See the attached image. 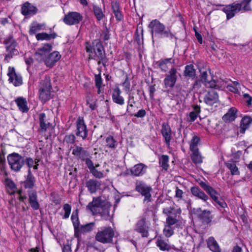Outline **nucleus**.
<instances>
[{"mask_svg":"<svg viewBox=\"0 0 252 252\" xmlns=\"http://www.w3.org/2000/svg\"><path fill=\"white\" fill-rule=\"evenodd\" d=\"M148 27L151 30L153 38L158 35L161 37H167L170 39L176 38L169 30H165V26L157 19L152 20L149 24Z\"/></svg>","mask_w":252,"mask_h":252,"instance_id":"obj_1","label":"nucleus"},{"mask_svg":"<svg viewBox=\"0 0 252 252\" xmlns=\"http://www.w3.org/2000/svg\"><path fill=\"white\" fill-rule=\"evenodd\" d=\"M3 44L5 45L6 53L3 61L8 63L14 56L19 54L18 44L12 36H8L4 38Z\"/></svg>","mask_w":252,"mask_h":252,"instance_id":"obj_2","label":"nucleus"},{"mask_svg":"<svg viewBox=\"0 0 252 252\" xmlns=\"http://www.w3.org/2000/svg\"><path fill=\"white\" fill-rule=\"evenodd\" d=\"M7 158L10 169L15 172L20 171L25 164V158L18 153L10 154L7 156Z\"/></svg>","mask_w":252,"mask_h":252,"instance_id":"obj_3","label":"nucleus"},{"mask_svg":"<svg viewBox=\"0 0 252 252\" xmlns=\"http://www.w3.org/2000/svg\"><path fill=\"white\" fill-rule=\"evenodd\" d=\"M51 90L50 78L49 76H46L40 82L39 90V98L42 102H45L51 98Z\"/></svg>","mask_w":252,"mask_h":252,"instance_id":"obj_4","label":"nucleus"},{"mask_svg":"<svg viewBox=\"0 0 252 252\" xmlns=\"http://www.w3.org/2000/svg\"><path fill=\"white\" fill-rule=\"evenodd\" d=\"M114 235L115 232L111 227H104L97 232L95 238L96 241L101 243L109 244L113 243Z\"/></svg>","mask_w":252,"mask_h":252,"instance_id":"obj_5","label":"nucleus"},{"mask_svg":"<svg viewBox=\"0 0 252 252\" xmlns=\"http://www.w3.org/2000/svg\"><path fill=\"white\" fill-rule=\"evenodd\" d=\"M198 184L201 188L208 193L211 198L216 202L220 207L224 208L227 206V204L223 200H219L218 195L219 193L213 188L211 187L208 184L203 181L198 182Z\"/></svg>","mask_w":252,"mask_h":252,"instance_id":"obj_6","label":"nucleus"},{"mask_svg":"<svg viewBox=\"0 0 252 252\" xmlns=\"http://www.w3.org/2000/svg\"><path fill=\"white\" fill-rule=\"evenodd\" d=\"M76 124L75 135L77 137H81L83 140H86L88 136V130L85 123L84 118L79 117L76 122Z\"/></svg>","mask_w":252,"mask_h":252,"instance_id":"obj_7","label":"nucleus"},{"mask_svg":"<svg viewBox=\"0 0 252 252\" xmlns=\"http://www.w3.org/2000/svg\"><path fill=\"white\" fill-rule=\"evenodd\" d=\"M83 19V16L77 12H69L63 18V22L69 26L78 24Z\"/></svg>","mask_w":252,"mask_h":252,"instance_id":"obj_8","label":"nucleus"},{"mask_svg":"<svg viewBox=\"0 0 252 252\" xmlns=\"http://www.w3.org/2000/svg\"><path fill=\"white\" fill-rule=\"evenodd\" d=\"M94 51L95 56L94 58L89 57V59H94L98 61V64H99L101 62L105 65L106 63V55L104 48L100 42H97L95 47L94 48Z\"/></svg>","mask_w":252,"mask_h":252,"instance_id":"obj_9","label":"nucleus"},{"mask_svg":"<svg viewBox=\"0 0 252 252\" xmlns=\"http://www.w3.org/2000/svg\"><path fill=\"white\" fill-rule=\"evenodd\" d=\"M177 70L174 67H172L168 74L165 75L163 80L164 85L165 88H173L177 80Z\"/></svg>","mask_w":252,"mask_h":252,"instance_id":"obj_10","label":"nucleus"},{"mask_svg":"<svg viewBox=\"0 0 252 252\" xmlns=\"http://www.w3.org/2000/svg\"><path fill=\"white\" fill-rule=\"evenodd\" d=\"M136 190L139 192L142 196H144V201L147 202L151 201V191H152L151 187L148 186L143 183H140L136 186Z\"/></svg>","mask_w":252,"mask_h":252,"instance_id":"obj_11","label":"nucleus"},{"mask_svg":"<svg viewBox=\"0 0 252 252\" xmlns=\"http://www.w3.org/2000/svg\"><path fill=\"white\" fill-rule=\"evenodd\" d=\"M7 75L9 76L8 80L15 86H19L22 85L23 83L22 77L20 74L15 72L14 67H9Z\"/></svg>","mask_w":252,"mask_h":252,"instance_id":"obj_12","label":"nucleus"},{"mask_svg":"<svg viewBox=\"0 0 252 252\" xmlns=\"http://www.w3.org/2000/svg\"><path fill=\"white\" fill-rule=\"evenodd\" d=\"M38 119L40 132H45L47 130L52 128V124L44 113H41L38 115Z\"/></svg>","mask_w":252,"mask_h":252,"instance_id":"obj_13","label":"nucleus"},{"mask_svg":"<svg viewBox=\"0 0 252 252\" xmlns=\"http://www.w3.org/2000/svg\"><path fill=\"white\" fill-rule=\"evenodd\" d=\"M161 133L164 139L166 145L167 147H169L170 145V142L172 138V132L170 126L168 123H162L161 126Z\"/></svg>","mask_w":252,"mask_h":252,"instance_id":"obj_14","label":"nucleus"},{"mask_svg":"<svg viewBox=\"0 0 252 252\" xmlns=\"http://www.w3.org/2000/svg\"><path fill=\"white\" fill-rule=\"evenodd\" d=\"M72 154L77 160H80L82 161H84L87 157H90V153L87 150L76 145L72 150Z\"/></svg>","mask_w":252,"mask_h":252,"instance_id":"obj_15","label":"nucleus"},{"mask_svg":"<svg viewBox=\"0 0 252 252\" xmlns=\"http://www.w3.org/2000/svg\"><path fill=\"white\" fill-rule=\"evenodd\" d=\"M203 101L207 105L212 106L219 101V95L216 91L211 90L204 94Z\"/></svg>","mask_w":252,"mask_h":252,"instance_id":"obj_16","label":"nucleus"},{"mask_svg":"<svg viewBox=\"0 0 252 252\" xmlns=\"http://www.w3.org/2000/svg\"><path fill=\"white\" fill-rule=\"evenodd\" d=\"M102 203L101 197H93V201L90 202L87 206V209L92 212L94 215L97 214L99 212Z\"/></svg>","mask_w":252,"mask_h":252,"instance_id":"obj_17","label":"nucleus"},{"mask_svg":"<svg viewBox=\"0 0 252 252\" xmlns=\"http://www.w3.org/2000/svg\"><path fill=\"white\" fill-rule=\"evenodd\" d=\"M200 211L201 212L198 215V219L200 220L202 223L210 225L213 222H216L215 220L212 221L214 218L213 215H211V212L210 210H204L201 211L200 208L198 209V211Z\"/></svg>","mask_w":252,"mask_h":252,"instance_id":"obj_18","label":"nucleus"},{"mask_svg":"<svg viewBox=\"0 0 252 252\" xmlns=\"http://www.w3.org/2000/svg\"><path fill=\"white\" fill-rule=\"evenodd\" d=\"M37 8L29 2L24 3L21 7V13L26 17H30L37 13Z\"/></svg>","mask_w":252,"mask_h":252,"instance_id":"obj_19","label":"nucleus"},{"mask_svg":"<svg viewBox=\"0 0 252 252\" xmlns=\"http://www.w3.org/2000/svg\"><path fill=\"white\" fill-rule=\"evenodd\" d=\"M223 11L226 14L227 19L232 18L234 15L240 11V6L235 3L232 4L226 5L223 8Z\"/></svg>","mask_w":252,"mask_h":252,"instance_id":"obj_20","label":"nucleus"},{"mask_svg":"<svg viewBox=\"0 0 252 252\" xmlns=\"http://www.w3.org/2000/svg\"><path fill=\"white\" fill-rule=\"evenodd\" d=\"M148 227L147 226L145 222V218H142L137 222L135 230L137 232L141 234L143 237H147L148 236Z\"/></svg>","mask_w":252,"mask_h":252,"instance_id":"obj_21","label":"nucleus"},{"mask_svg":"<svg viewBox=\"0 0 252 252\" xmlns=\"http://www.w3.org/2000/svg\"><path fill=\"white\" fill-rule=\"evenodd\" d=\"M61 56L59 52L55 51L49 54L46 58L44 59V63L46 66L52 67L55 63L57 62L61 58Z\"/></svg>","mask_w":252,"mask_h":252,"instance_id":"obj_22","label":"nucleus"},{"mask_svg":"<svg viewBox=\"0 0 252 252\" xmlns=\"http://www.w3.org/2000/svg\"><path fill=\"white\" fill-rule=\"evenodd\" d=\"M85 186L91 194L95 193L98 189H100V182L95 179H89L85 183Z\"/></svg>","mask_w":252,"mask_h":252,"instance_id":"obj_23","label":"nucleus"},{"mask_svg":"<svg viewBox=\"0 0 252 252\" xmlns=\"http://www.w3.org/2000/svg\"><path fill=\"white\" fill-rule=\"evenodd\" d=\"M147 167L142 163H138L130 169L131 174L136 177L141 176L146 173Z\"/></svg>","mask_w":252,"mask_h":252,"instance_id":"obj_24","label":"nucleus"},{"mask_svg":"<svg viewBox=\"0 0 252 252\" xmlns=\"http://www.w3.org/2000/svg\"><path fill=\"white\" fill-rule=\"evenodd\" d=\"M121 91L118 87H116L113 91L112 94V98L113 101L120 105L122 106L125 104V99L121 95Z\"/></svg>","mask_w":252,"mask_h":252,"instance_id":"obj_25","label":"nucleus"},{"mask_svg":"<svg viewBox=\"0 0 252 252\" xmlns=\"http://www.w3.org/2000/svg\"><path fill=\"white\" fill-rule=\"evenodd\" d=\"M190 192L194 196L202 200L204 202H206L209 199L208 196L197 186L191 187L190 188Z\"/></svg>","mask_w":252,"mask_h":252,"instance_id":"obj_26","label":"nucleus"},{"mask_svg":"<svg viewBox=\"0 0 252 252\" xmlns=\"http://www.w3.org/2000/svg\"><path fill=\"white\" fill-rule=\"evenodd\" d=\"M238 110L235 107L230 108L223 115L222 119L225 123H230L235 120L237 117Z\"/></svg>","mask_w":252,"mask_h":252,"instance_id":"obj_27","label":"nucleus"},{"mask_svg":"<svg viewBox=\"0 0 252 252\" xmlns=\"http://www.w3.org/2000/svg\"><path fill=\"white\" fill-rule=\"evenodd\" d=\"M92 12L96 20L98 21H101L105 17V9L104 8L103 10L101 7L98 5L93 4Z\"/></svg>","mask_w":252,"mask_h":252,"instance_id":"obj_28","label":"nucleus"},{"mask_svg":"<svg viewBox=\"0 0 252 252\" xmlns=\"http://www.w3.org/2000/svg\"><path fill=\"white\" fill-rule=\"evenodd\" d=\"M29 201L31 207L34 210H37L39 208L40 205L37 200V196L34 191H31L29 192Z\"/></svg>","mask_w":252,"mask_h":252,"instance_id":"obj_29","label":"nucleus"},{"mask_svg":"<svg viewBox=\"0 0 252 252\" xmlns=\"http://www.w3.org/2000/svg\"><path fill=\"white\" fill-rule=\"evenodd\" d=\"M52 48V46L51 44H45L43 47L38 49L35 55L40 57L41 59L44 61V59L47 57L46 55L51 51Z\"/></svg>","mask_w":252,"mask_h":252,"instance_id":"obj_30","label":"nucleus"},{"mask_svg":"<svg viewBox=\"0 0 252 252\" xmlns=\"http://www.w3.org/2000/svg\"><path fill=\"white\" fill-rule=\"evenodd\" d=\"M206 242L207 247L212 252H221V249L213 237H209L206 240Z\"/></svg>","mask_w":252,"mask_h":252,"instance_id":"obj_31","label":"nucleus"},{"mask_svg":"<svg viewBox=\"0 0 252 252\" xmlns=\"http://www.w3.org/2000/svg\"><path fill=\"white\" fill-rule=\"evenodd\" d=\"M111 6L116 20L118 21H122L123 19V16L120 9L119 3L117 1H112Z\"/></svg>","mask_w":252,"mask_h":252,"instance_id":"obj_32","label":"nucleus"},{"mask_svg":"<svg viewBox=\"0 0 252 252\" xmlns=\"http://www.w3.org/2000/svg\"><path fill=\"white\" fill-rule=\"evenodd\" d=\"M95 226V222H92L81 225L77 230V236L78 237L80 233H86L91 232Z\"/></svg>","mask_w":252,"mask_h":252,"instance_id":"obj_33","label":"nucleus"},{"mask_svg":"<svg viewBox=\"0 0 252 252\" xmlns=\"http://www.w3.org/2000/svg\"><path fill=\"white\" fill-rule=\"evenodd\" d=\"M168 240H165L160 236L157 239L156 245L161 251H169L170 250V246L168 243Z\"/></svg>","mask_w":252,"mask_h":252,"instance_id":"obj_34","label":"nucleus"},{"mask_svg":"<svg viewBox=\"0 0 252 252\" xmlns=\"http://www.w3.org/2000/svg\"><path fill=\"white\" fill-rule=\"evenodd\" d=\"M15 102L19 108V109L23 113H26L29 111L27 106V101L26 98L23 97H18L15 100Z\"/></svg>","mask_w":252,"mask_h":252,"instance_id":"obj_35","label":"nucleus"},{"mask_svg":"<svg viewBox=\"0 0 252 252\" xmlns=\"http://www.w3.org/2000/svg\"><path fill=\"white\" fill-rule=\"evenodd\" d=\"M35 183V178L32 175L31 169L28 170V173L26 179L24 181V187L25 188L32 189Z\"/></svg>","mask_w":252,"mask_h":252,"instance_id":"obj_36","label":"nucleus"},{"mask_svg":"<svg viewBox=\"0 0 252 252\" xmlns=\"http://www.w3.org/2000/svg\"><path fill=\"white\" fill-rule=\"evenodd\" d=\"M78 209L75 210L73 212L71 216V220H72L74 228V235L75 236H77V230L80 227V221L78 218Z\"/></svg>","mask_w":252,"mask_h":252,"instance_id":"obj_37","label":"nucleus"},{"mask_svg":"<svg viewBox=\"0 0 252 252\" xmlns=\"http://www.w3.org/2000/svg\"><path fill=\"white\" fill-rule=\"evenodd\" d=\"M190 156L192 161L195 164H200L203 162V157L198 150H191Z\"/></svg>","mask_w":252,"mask_h":252,"instance_id":"obj_38","label":"nucleus"},{"mask_svg":"<svg viewBox=\"0 0 252 252\" xmlns=\"http://www.w3.org/2000/svg\"><path fill=\"white\" fill-rule=\"evenodd\" d=\"M169 158L167 155H162L159 158V164L162 170L167 171L169 168Z\"/></svg>","mask_w":252,"mask_h":252,"instance_id":"obj_39","label":"nucleus"},{"mask_svg":"<svg viewBox=\"0 0 252 252\" xmlns=\"http://www.w3.org/2000/svg\"><path fill=\"white\" fill-rule=\"evenodd\" d=\"M223 81H216L215 80H212L210 81L208 80L204 85L207 88H215V89H221L222 85L224 84Z\"/></svg>","mask_w":252,"mask_h":252,"instance_id":"obj_40","label":"nucleus"},{"mask_svg":"<svg viewBox=\"0 0 252 252\" xmlns=\"http://www.w3.org/2000/svg\"><path fill=\"white\" fill-rule=\"evenodd\" d=\"M184 75L186 77L193 79L195 76V69L194 66L190 64L185 66Z\"/></svg>","mask_w":252,"mask_h":252,"instance_id":"obj_41","label":"nucleus"},{"mask_svg":"<svg viewBox=\"0 0 252 252\" xmlns=\"http://www.w3.org/2000/svg\"><path fill=\"white\" fill-rule=\"evenodd\" d=\"M57 35L56 33L48 34L45 32L37 33L36 35V38L37 40H49L51 39H54L57 37Z\"/></svg>","mask_w":252,"mask_h":252,"instance_id":"obj_42","label":"nucleus"},{"mask_svg":"<svg viewBox=\"0 0 252 252\" xmlns=\"http://www.w3.org/2000/svg\"><path fill=\"white\" fill-rule=\"evenodd\" d=\"M252 122V119L250 117L245 116L241 120L240 126L242 130L241 132H244L249 127L250 124Z\"/></svg>","mask_w":252,"mask_h":252,"instance_id":"obj_43","label":"nucleus"},{"mask_svg":"<svg viewBox=\"0 0 252 252\" xmlns=\"http://www.w3.org/2000/svg\"><path fill=\"white\" fill-rule=\"evenodd\" d=\"M170 60V59H164L157 62L158 67L162 71L166 72L168 69V64Z\"/></svg>","mask_w":252,"mask_h":252,"instance_id":"obj_44","label":"nucleus"},{"mask_svg":"<svg viewBox=\"0 0 252 252\" xmlns=\"http://www.w3.org/2000/svg\"><path fill=\"white\" fill-rule=\"evenodd\" d=\"M252 0H243L240 3H236L240 6V11L242 10L247 11L251 10V6L250 4Z\"/></svg>","mask_w":252,"mask_h":252,"instance_id":"obj_45","label":"nucleus"},{"mask_svg":"<svg viewBox=\"0 0 252 252\" xmlns=\"http://www.w3.org/2000/svg\"><path fill=\"white\" fill-rule=\"evenodd\" d=\"M106 146L110 149H114L118 145L117 141L112 136H109L106 139Z\"/></svg>","mask_w":252,"mask_h":252,"instance_id":"obj_46","label":"nucleus"},{"mask_svg":"<svg viewBox=\"0 0 252 252\" xmlns=\"http://www.w3.org/2000/svg\"><path fill=\"white\" fill-rule=\"evenodd\" d=\"M200 141V138L194 135L190 141V145H189V149L190 150H198L197 148L198 144Z\"/></svg>","mask_w":252,"mask_h":252,"instance_id":"obj_47","label":"nucleus"},{"mask_svg":"<svg viewBox=\"0 0 252 252\" xmlns=\"http://www.w3.org/2000/svg\"><path fill=\"white\" fill-rule=\"evenodd\" d=\"M131 99H133V96L130 95L129 96L128 100L127 101L128 104H127V107H126V112L129 115L132 116L133 115V113L135 112V111H133L132 110V108L133 107V105L132 104V102L133 103H135V101L133 100L132 102H131Z\"/></svg>","mask_w":252,"mask_h":252,"instance_id":"obj_48","label":"nucleus"},{"mask_svg":"<svg viewBox=\"0 0 252 252\" xmlns=\"http://www.w3.org/2000/svg\"><path fill=\"white\" fill-rule=\"evenodd\" d=\"M43 25L41 24L33 23L32 24L30 29L29 33L30 35H33L35 34L38 31H40Z\"/></svg>","mask_w":252,"mask_h":252,"instance_id":"obj_49","label":"nucleus"},{"mask_svg":"<svg viewBox=\"0 0 252 252\" xmlns=\"http://www.w3.org/2000/svg\"><path fill=\"white\" fill-rule=\"evenodd\" d=\"M227 167L230 170L231 174L233 175H239L240 172L238 170V167L236 166V164L234 162H230L226 163Z\"/></svg>","mask_w":252,"mask_h":252,"instance_id":"obj_50","label":"nucleus"},{"mask_svg":"<svg viewBox=\"0 0 252 252\" xmlns=\"http://www.w3.org/2000/svg\"><path fill=\"white\" fill-rule=\"evenodd\" d=\"M5 184L11 191V193L15 192V189H16V185L14 182L9 178H6L5 179Z\"/></svg>","mask_w":252,"mask_h":252,"instance_id":"obj_51","label":"nucleus"},{"mask_svg":"<svg viewBox=\"0 0 252 252\" xmlns=\"http://www.w3.org/2000/svg\"><path fill=\"white\" fill-rule=\"evenodd\" d=\"M63 209L64 211V214L63 217V219H66L69 218L71 210V206L69 204L66 203L64 204Z\"/></svg>","mask_w":252,"mask_h":252,"instance_id":"obj_52","label":"nucleus"},{"mask_svg":"<svg viewBox=\"0 0 252 252\" xmlns=\"http://www.w3.org/2000/svg\"><path fill=\"white\" fill-rule=\"evenodd\" d=\"M163 234L166 237H170L174 234V229L171 226L166 224L163 229Z\"/></svg>","mask_w":252,"mask_h":252,"instance_id":"obj_53","label":"nucleus"},{"mask_svg":"<svg viewBox=\"0 0 252 252\" xmlns=\"http://www.w3.org/2000/svg\"><path fill=\"white\" fill-rule=\"evenodd\" d=\"M76 137L73 134L66 135L63 139L64 142L67 144H73L75 141Z\"/></svg>","mask_w":252,"mask_h":252,"instance_id":"obj_54","label":"nucleus"},{"mask_svg":"<svg viewBox=\"0 0 252 252\" xmlns=\"http://www.w3.org/2000/svg\"><path fill=\"white\" fill-rule=\"evenodd\" d=\"M178 222V220L171 216H168L166 219V224L171 226Z\"/></svg>","mask_w":252,"mask_h":252,"instance_id":"obj_55","label":"nucleus"},{"mask_svg":"<svg viewBox=\"0 0 252 252\" xmlns=\"http://www.w3.org/2000/svg\"><path fill=\"white\" fill-rule=\"evenodd\" d=\"M109 210V208L105 207L104 209H103L101 212L99 211V213L101 214V216L103 219L108 220L110 218Z\"/></svg>","mask_w":252,"mask_h":252,"instance_id":"obj_56","label":"nucleus"},{"mask_svg":"<svg viewBox=\"0 0 252 252\" xmlns=\"http://www.w3.org/2000/svg\"><path fill=\"white\" fill-rule=\"evenodd\" d=\"M90 172L94 176L95 178L101 179L104 177L103 173L100 171H98L95 168H94Z\"/></svg>","mask_w":252,"mask_h":252,"instance_id":"obj_57","label":"nucleus"},{"mask_svg":"<svg viewBox=\"0 0 252 252\" xmlns=\"http://www.w3.org/2000/svg\"><path fill=\"white\" fill-rule=\"evenodd\" d=\"M94 81L96 87H101L102 80L100 75V73L95 75Z\"/></svg>","mask_w":252,"mask_h":252,"instance_id":"obj_58","label":"nucleus"},{"mask_svg":"<svg viewBox=\"0 0 252 252\" xmlns=\"http://www.w3.org/2000/svg\"><path fill=\"white\" fill-rule=\"evenodd\" d=\"M83 161L85 162V163L86 164L88 168L89 169L90 171L92 170H93V169L95 168L94 165L93 161L91 160L90 158V157H88L86 158H85Z\"/></svg>","mask_w":252,"mask_h":252,"instance_id":"obj_59","label":"nucleus"},{"mask_svg":"<svg viewBox=\"0 0 252 252\" xmlns=\"http://www.w3.org/2000/svg\"><path fill=\"white\" fill-rule=\"evenodd\" d=\"M146 112L144 109H141L137 113H133V116L137 118H143L145 116Z\"/></svg>","mask_w":252,"mask_h":252,"instance_id":"obj_60","label":"nucleus"},{"mask_svg":"<svg viewBox=\"0 0 252 252\" xmlns=\"http://www.w3.org/2000/svg\"><path fill=\"white\" fill-rule=\"evenodd\" d=\"M25 163L27 164L29 167V169H31V167L33 166L34 163H35L34 161L31 158H25Z\"/></svg>","mask_w":252,"mask_h":252,"instance_id":"obj_61","label":"nucleus"},{"mask_svg":"<svg viewBox=\"0 0 252 252\" xmlns=\"http://www.w3.org/2000/svg\"><path fill=\"white\" fill-rule=\"evenodd\" d=\"M243 97L245 99V101L248 106H250L252 103V97L248 94H243Z\"/></svg>","mask_w":252,"mask_h":252,"instance_id":"obj_62","label":"nucleus"},{"mask_svg":"<svg viewBox=\"0 0 252 252\" xmlns=\"http://www.w3.org/2000/svg\"><path fill=\"white\" fill-rule=\"evenodd\" d=\"M123 86L124 87L126 92H129L130 91V83L127 77L126 78L125 81L123 83Z\"/></svg>","mask_w":252,"mask_h":252,"instance_id":"obj_63","label":"nucleus"},{"mask_svg":"<svg viewBox=\"0 0 252 252\" xmlns=\"http://www.w3.org/2000/svg\"><path fill=\"white\" fill-rule=\"evenodd\" d=\"M208 74L206 71H203L201 72L200 74V78L201 81L204 84L208 80L207 79Z\"/></svg>","mask_w":252,"mask_h":252,"instance_id":"obj_64","label":"nucleus"}]
</instances>
